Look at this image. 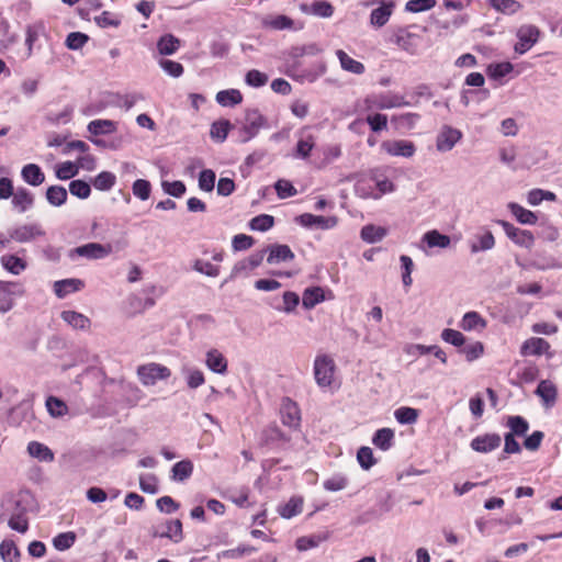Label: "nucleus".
<instances>
[{
    "mask_svg": "<svg viewBox=\"0 0 562 562\" xmlns=\"http://www.w3.org/2000/svg\"><path fill=\"white\" fill-rule=\"evenodd\" d=\"M303 498L300 496H293L289 499V502L279 507L278 512L281 517L290 519L296 515H299L303 509Z\"/></svg>",
    "mask_w": 562,
    "mask_h": 562,
    "instance_id": "obj_37",
    "label": "nucleus"
},
{
    "mask_svg": "<svg viewBox=\"0 0 562 562\" xmlns=\"http://www.w3.org/2000/svg\"><path fill=\"white\" fill-rule=\"evenodd\" d=\"M450 246H451L450 236L445 235L437 229H430L422 236L419 248L424 252H428V249H432V248L447 249Z\"/></svg>",
    "mask_w": 562,
    "mask_h": 562,
    "instance_id": "obj_12",
    "label": "nucleus"
},
{
    "mask_svg": "<svg viewBox=\"0 0 562 562\" xmlns=\"http://www.w3.org/2000/svg\"><path fill=\"white\" fill-rule=\"evenodd\" d=\"M280 416L284 426L297 428L301 423V413L297 404L290 398H284L280 407Z\"/></svg>",
    "mask_w": 562,
    "mask_h": 562,
    "instance_id": "obj_16",
    "label": "nucleus"
},
{
    "mask_svg": "<svg viewBox=\"0 0 562 562\" xmlns=\"http://www.w3.org/2000/svg\"><path fill=\"white\" fill-rule=\"evenodd\" d=\"M502 438L497 434H484L472 439L471 448L481 453H487L501 446Z\"/></svg>",
    "mask_w": 562,
    "mask_h": 562,
    "instance_id": "obj_17",
    "label": "nucleus"
},
{
    "mask_svg": "<svg viewBox=\"0 0 562 562\" xmlns=\"http://www.w3.org/2000/svg\"><path fill=\"white\" fill-rule=\"evenodd\" d=\"M34 196L25 188H18L12 195V205L19 213H24L33 206Z\"/></svg>",
    "mask_w": 562,
    "mask_h": 562,
    "instance_id": "obj_22",
    "label": "nucleus"
},
{
    "mask_svg": "<svg viewBox=\"0 0 562 562\" xmlns=\"http://www.w3.org/2000/svg\"><path fill=\"white\" fill-rule=\"evenodd\" d=\"M295 221L307 228L317 227L321 229H330L337 225V217L335 216L325 217L311 213L301 214L295 218Z\"/></svg>",
    "mask_w": 562,
    "mask_h": 562,
    "instance_id": "obj_15",
    "label": "nucleus"
},
{
    "mask_svg": "<svg viewBox=\"0 0 562 562\" xmlns=\"http://www.w3.org/2000/svg\"><path fill=\"white\" fill-rule=\"evenodd\" d=\"M440 337L443 341L456 347H461L465 342L464 335L461 331L451 328L443 329Z\"/></svg>",
    "mask_w": 562,
    "mask_h": 562,
    "instance_id": "obj_58",
    "label": "nucleus"
},
{
    "mask_svg": "<svg viewBox=\"0 0 562 562\" xmlns=\"http://www.w3.org/2000/svg\"><path fill=\"white\" fill-rule=\"evenodd\" d=\"M393 439L394 431L391 428H382L375 432L372 442L375 447L385 451L391 448Z\"/></svg>",
    "mask_w": 562,
    "mask_h": 562,
    "instance_id": "obj_42",
    "label": "nucleus"
},
{
    "mask_svg": "<svg viewBox=\"0 0 562 562\" xmlns=\"http://www.w3.org/2000/svg\"><path fill=\"white\" fill-rule=\"evenodd\" d=\"M380 7L374 9L370 14V23L374 27H382L384 26L387 21L390 20L395 3L394 1H381Z\"/></svg>",
    "mask_w": 562,
    "mask_h": 562,
    "instance_id": "obj_18",
    "label": "nucleus"
},
{
    "mask_svg": "<svg viewBox=\"0 0 562 562\" xmlns=\"http://www.w3.org/2000/svg\"><path fill=\"white\" fill-rule=\"evenodd\" d=\"M348 485V479L342 474H334L324 481L323 486L326 491L338 492L346 488Z\"/></svg>",
    "mask_w": 562,
    "mask_h": 562,
    "instance_id": "obj_54",
    "label": "nucleus"
},
{
    "mask_svg": "<svg viewBox=\"0 0 562 562\" xmlns=\"http://www.w3.org/2000/svg\"><path fill=\"white\" fill-rule=\"evenodd\" d=\"M245 81L250 87L260 88L268 82V76L257 69H251L246 74Z\"/></svg>",
    "mask_w": 562,
    "mask_h": 562,
    "instance_id": "obj_64",
    "label": "nucleus"
},
{
    "mask_svg": "<svg viewBox=\"0 0 562 562\" xmlns=\"http://www.w3.org/2000/svg\"><path fill=\"white\" fill-rule=\"evenodd\" d=\"M536 394L542 400L546 407H551L557 401L558 390L553 382L542 380L536 389Z\"/></svg>",
    "mask_w": 562,
    "mask_h": 562,
    "instance_id": "obj_20",
    "label": "nucleus"
},
{
    "mask_svg": "<svg viewBox=\"0 0 562 562\" xmlns=\"http://www.w3.org/2000/svg\"><path fill=\"white\" fill-rule=\"evenodd\" d=\"M9 527L13 530H16L21 533H24L27 530V518L25 517L24 512L18 510L13 513L8 520Z\"/></svg>",
    "mask_w": 562,
    "mask_h": 562,
    "instance_id": "obj_57",
    "label": "nucleus"
},
{
    "mask_svg": "<svg viewBox=\"0 0 562 562\" xmlns=\"http://www.w3.org/2000/svg\"><path fill=\"white\" fill-rule=\"evenodd\" d=\"M180 41L171 34L161 36L157 43V49L161 55H172L178 50Z\"/></svg>",
    "mask_w": 562,
    "mask_h": 562,
    "instance_id": "obj_40",
    "label": "nucleus"
},
{
    "mask_svg": "<svg viewBox=\"0 0 562 562\" xmlns=\"http://www.w3.org/2000/svg\"><path fill=\"white\" fill-rule=\"evenodd\" d=\"M336 56L342 70L353 75H362L366 71L364 65L350 57L345 50L337 49Z\"/></svg>",
    "mask_w": 562,
    "mask_h": 562,
    "instance_id": "obj_24",
    "label": "nucleus"
},
{
    "mask_svg": "<svg viewBox=\"0 0 562 562\" xmlns=\"http://www.w3.org/2000/svg\"><path fill=\"white\" fill-rule=\"evenodd\" d=\"M116 183V177L110 171L100 172L93 180V187L99 191H109Z\"/></svg>",
    "mask_w": 562,
    "mask_h": 562,
    "instance_id": "obj_44",
    "label": "nucleus"
},
{
    "mask_svg": "<svg viewBox=\"0 0 562 562\" xmlns=\"http://www.w3.org/2000/svg\"><path fill=\"white\" fill-rule=\"evenodd\" d=\"M282 306H276V310L290 314L295 311L300 303V297L295 292L285 291L282 295Z\"/></svg>",
    "mask_w": 562,
    "mask_h": 562,
    "instance_id": "obj_52",
    "label": "nucleus"
},
{
    "mask_svg": "<svg viewBox=\"0 0 562 562\" xmlns=\"http://www.w3.org/2000/svg\"><path fill=\"white\" fill-rule=\"evenodd\" d=\"M381 149L393 157L411 158L416 153V146L413 142L406 139H390L381 144Z\"/></svg>",
    "mask_w": 562,
    "mask_h": 562,
    "instance_id": "obj_8",
    "label": "nucleus"
},
{
    "mask_svg": "<svg viewBox=\"0 0 562 562\" xmlns=\"http://www.w3.org/2000/svg\"><path fill=\"white\" fill-rule=\"evenodd\" d=\"M27 452L41 462H53L55 459L54 452L46 445L38 441L29 442Z\"/></svg>",
    "mask_w": 562,
    "mask_h": 562,
    "instance_id": "obj_29",
    "label": "nucleus"
},
{
    "mask_svg": "<svg viewBox=\"0 0 562 562\" xmlns=\"http://www.w3.org/2000/svg\"><path fill=\"white\" fill-rule=\"evenodd\" d=\"M512 436H525L529 429L528 422L521 416H509L506 423Z\"/></svg>",
    "mask_w": 562,
    "mask_h": 562,
    "instance_id": "obj_43",
    "label": "nucleus"
},
{
    "mask_svg": "<svg viewBox=\"0 0 562 562\" xmlns=\"http://www.w3.org/2000/svg\"><path fill=\"white\" fill-rule=\"evenodd\" d=\"M520 355L522 357L528 356H542L546 355L549 358L552 357V353L550 352V344L539 337H531L525 340L520 347Z\"/></svg>",
    "mask_w": 562,
    "mask_h": 562,
    "instance_id": "obj_14",
    "label": "nucleus"
},
{
    "mask_svg": "<svg viewBox=\"0 0 562 562\" xmlns=\"http://www.w3.org/2000/svg\"><path fill=\"white\" fill-rule=\"evenodd\" d=\"M508 209L519 223L527 225H533L537 223V215L521 205L510 202L508 204Z\"/></svg>",
    "mask_w": 562,
    "mask_h": 562,
    "instance_id": "obj_35",
    "label": "nucleus"
},
{
    "mask_svg": "<svg viewBox=\"0 0 562 562\" xmlns=\"http://www.w3.org/2000/svg\"><path fill=\"white\" fill-rule=\"evenodd\" d=\"M387 235V229L382 226L372 224L366 225L361 228L360 236L362 240L368 244H374L382 240Z\"/></svg>",
    "mask_w": 562,
    "mask_h": 562,
    "instance_id": "obj_34",
    "label": "nucleus"
},
{
    "mask_svg": "<svg viewBox=\"0 0 562 562\" xmlns=\"http://www.w3.org/2000/svg\"><path fill=\"white\" fill-rule=\"evenodd\" d=\"M69 192L79 199H88L91 194V188L83 180H74L69 183Z\"/></svg>",
    "mask_w": 562,
    "mask_h": 562,
    "instance_id": "obj_56",
    "label": "nucleus"
},
{
    "mask_svg": "<svg viewBox=\"0 0 562 562\" xmlns=\"http://www.w3.org/2000/svg\"><path fill=\"white\" fill-rule=\"evenodd\" d=\"M44 235L45 232L42 229L41 225L24 224L12 228L9 232L8 238H10V241L14 240L18 243H30Z\"/></svg>",
    "mask_w": 562,
    "mask_h": 562,
    "instance_id": "obj_11",
    "label": "nucleus"
},
{
    "mask_svg": "<svg viewBox=\"0 0 562 562\" xmlns=\"http://www.w3.org/2000/svg\"><path fill=\"white\" fill-rule=\"evenodd\" d=\"M87 128L92 135H106L116 132L117 123L112 120H93Z\"/></svg>",
    "mask_w": 562,
    "mask_h": 562,
    "instance_id": "obj_33",
    "label": "nucleus"
},
{
    "mask_svg": "<svg viewBox=\"0 0 562 562\" xmlns=\"http://www.w3.org/2000/svg\"><path fill=\"white\" fill-rule=\"evenodd\" d=\"M46 199L52 205L60 206L67 200V190L60 186H52L46 191Z\"/></svg>",
    "mask_w": 562,
    "mask_h": 562,
    "instance_id": "obj_47",
    "label": "nucleus"
},
{
    "mask_svg": "<svg viewBox=\"0 0 562 562\" xmlns=\"http://www.w3.org/2000/svg\"><path fill=\"white\" fill-rule=\"evenodd\" d=\"M518 42L515 44V52L522 55L527 53L537 42L540 31L531 24L521 25L517 31Z\"/></svg>",
    "mask_w": 562,
    "mask_h": 562,
    "instance_id": "obj_6",
    "label": "nucleus"
},
{
    "mask_svg": "<svg viewBox=\"0 0 562 562\" xmlns=\"http://www.w3.org/2000/svg\"><path fill=\"white\" fill-rule=\"evenodd\" d=\"M273 224H274L273 216L268 215V214H261V215L254 217L250 221L249 226L252 231L266 232V231L270 229L273 226Z\"/></svg>",
    "mask_w": 562,
    "mask_h": 562,
    "instance_id": "obj_55",
    "label": "nucleus"
},
{
    "mask_svg": "<svg viewBox=\"0 0 562 562\" xmlns=\"http://www.w3.org/2000/svg\"><path fill=\"white\" fill-rule=\"evenodd\" d=\"M363 102L367 111L389 110L407 104L403 95L391 92L371 93Z\"/></svg>",
    "mask_w": 562,
    "mask_h": 562,
    "instance_id": "obj_2",
    "label": "nucleus"
},
{
    "mask_svg": "<svg viewBox=\"0 0 562 562\" xmlns=\"http://www.w3.org/2000/svg\"><path fill=\"white\" fill-rule=\"evenodd\" d=\"M192 471L193 464L191 461H179L172 467V479L175 481H184L192 474Z\"/></svg>",
    "mask_w": 562,
    "mask_h": 562,
    "instance_id": "obj_49",
    "label": "nucleus"
},
{
    "mask_svg": "<svg viewBox=\"0 0 562 562\" xmlns=\"http://www.w3.org/2000/svg\"><path fill=\"white\" fill-rule=\"evenodd\" d=\"M418 411L413 407L403 406L394 412L395 419L402 425H411L416 423Z\"/></svg>",
    "mask_w": 562,
    "mask_h": 562,
    "instance_id": "obj_46",
    "label": "nucleus"
},
{
    "mask_svg": "<svg viewBox=\"0 0 562 562\" xmlns=\"http://www.w3.org/2000/svg\"><path fill=\"white\" fill-rule=\"evenodd\" d=\"M85 286L80 279H64L54 283V292L57 297L64 299L70 293L80 291Z\"/></svg>",
    "mask_w": 562,
    "mask_h": 562,
    "instance_id": "obj_21",
    "label": "nucleus"
},
{
    "mask_svg": "<svg viewBox=\"0 0 562 562\" xmlns=\"http://www.w3.org/2000/svg\"><path fill=\"white\" fill-rule=\"evenodd\" d=\"M21 176L26 183L33 187L41 186L45 181V175L35 164L25 165L21 170Z\"/></svg>",
    "mask_w": 562,
    "mask_h": 562,
    "instance_id": "obj_26",
    "label": "nucleus"
},
{
    "mask_svg": "<svg viewBox=\"0 0 562 562\" xmlns=\"http://www.w3.org/2000/svg\"><path fill=\"white\" fill-rule=\"evenodd\" d=\"M112 252V246L99 243H88L82 246L76 247L70 251V258L75 256L86 257L88 259H102Z\"/></svg>",
    "mask_w": 562,
    "mask_h": 562,
    "instance_id": "obj_9",
    "label": "nucleus"
},
{
    "mask_svg": "<svg viewBox=\"0 0 562 562\" xmlns=\"http://www.w3.org/2000/svg\"><path fill=\"white\" fill-rule=\"evenodd\" d=\"M150 532L155 538H167L175 543H179L183 539L182 522L179 519L154 525Z\"/></svg>",
    "mask_w": 562,
    "mask_h": 562,
    "instance_id": "obj_4",
    "label": "nucleus"
},
{
    "mask_svg": "<svg viewBox=\"0 0 562 562\" xmlns=\"http://www.w3.org/2000/svg\"><path fill=\"white\" fill-rule=\"evenodd\" d=\"M325 300L324 291L319 286L307 288L303 292L302 303L307 310L313 308L318 303Z\"/></svg>",
    "mask_w": 562,
    "mask_h": 562,
    "instance_id": "obj_38",
    "label": "nucleus"
},
{
    "mask_svg": "<svg viewBox=\"0 0 562 562\" xmlns=\"http://www.w3.org/2000/svg\"><path fill=\"white\" fill-rule=\"evenodd\" d=\"M46 408L54 418L63 417L68 413V406L64 401L55 396H48L46 400Z\"/></svg>",
    "mask_w": 562,
    "mask_h": 562,
    "instance_id": "obj_45",
    "label": "nucleus"
},
{
    "mask_svg": "<svg viewBox=\"0 0 562 562\" xmlns=\"http://www.w3.org/2000/svg\"><path fill=\"white\" fill-rule=\"evenodd\" d=\"M170 370L159 363H147L137 368V376L145 386L155 385L159 380H166L170 376Z\"/></svg>",
    "mask_w": 562,
    "mask_h": 562,
    "instance_id": "obj_3",
    "label": "nucleus"
},
{
    "mask_svg": "<svg viewBox=\"0 0 562 562\" xmlns=\"http://www.w3.org/2000/svg\"><path fill=\"white\" fill-rule=\"evenodd\" d=\"M490 4L496 11L506 14H514L522 8V5L516 0H490Z\"/></svg>",
    "mask_w": 562,
    "mask_h": 562,
    "instance_id": "obj_48",
    "label": "nucleus"
},
{
    "mask_svg": "<svg viewBox=\"0 0 562 562\" xmlns=\"http://www.w3.org/2000/svg\"><path fill=\"white\" fill-rule=\"evenodd\" d=\"M229 126L228 121L214 122L211 126V137L215 140L224 142L227 137Z\"/></svg>",
    "mask_w": 562,
    "mask_h": 562,
    "instance_id": "obj_63",
    "label": "nucleus"
},
{
    "mask_svg": "<svg viewBox=\"0 0 562 562\" xmlns=\"http://www.w3.org/2000/svg\"><path fill=\"white\" fill-rule=\"evenodd\" d=\"M24 294L18 282L0 281V313H7L14 306V296Z\"/></svg>",
    "mask_w": 562,
    "mask_h": 562,
    "instance_id": "obj_7",
    "label": "nucleus"
},
{
    "mask_svg": "<svg viewBox=\"0 0 562 562\" xmlns=\"http://www.w3.org/2000/svg\"><path fill=\"white\" fill-rule=\"evenodd\" d=\"M462 138V132L450 125H443L436 137V148L440 153L450 151Z\"/></svg>",
    "mask_w": 562,
    "mask_h": 562,
    "instance_id": "obj_10",
    "label": "nucleus"
},
{
    "mask_svg": "<svg viewBox=\"0 0 562 562\" xmlns=\"http://www.w3.org/2000/svg\"><path fill=\"white\" fill-rule=\"evenodd\" d=\"M262 437L267 443L278 441L286 442L289 440V438L283 434V431H281V429L276 425L267 427L262 432Z\"/></svg>",
    "mask_w": 562,
    "mask_h": 562,
    "instance_id": "obj_61",
    "label": "nucleus"
},
{
    "mask_svg": "<svg viewBox=\"0 0 562 562\" xmlns=\"http://www.w3.org/2000/svg\"><path fill=\"white\" fill-rule=\"evenodd\" d=\"M61 319L74 329L88 330L91 326L90 319L76 311H64L60 314Z\"/></svg>",
    "mask_w": 562,
    "mask_h": 562,
    "instance_id": "obj_23",
    "label": "nucleus"
},
{
    "mask_svg": "<svg viewBox=\"0 0 562 562\" xmlns=\"http://www.w3.org/2000/svg\"><path fill=\"white\" fill-rule=\"evenodd\" d=\"M294 258V254L286 245H273L269 248L268 263L274 265L282 261H289Z\"/></svg>",
    "mask_w": 562,
    "mask_h": 562,
    "instance_id": "obj_31",
    "label": "nucleus"
},
{
    "mask_svg": "<svg viewBox=\"0 0 562 562\" xmlns=\"http://www.w3.org/2000/svg\"><path fill=\"white\" fill-rule=\"evenodd\" d=\"M486 325V321L474 311L467 312L460 322V327L465 331L483 330Z\"/></svg>",
    "mask_w": 562,
    "mask_h": 562,
    "instance_id": "obj_27",
    "label": "nucleus"
},
{
    "mask_svg": "<svg viewBox=\"0 0 562 562\" xmlns=\"http://www.w3.org/2000/svg\"><path fill=\"white\" fill-rule=\"evenodd\" d=\"M499 224L504 228L508 238H510L516 245L527 249L533 246L535 237L531 232L517 228L505 221H501Z\"/></svg>",
    "mask_w": 562,
    "mask_h": 562,
    "instance_id": "obj_13",
    "label": "nucleus"
},
{
    "mask_svg": "<svg viewBox=\"0 0 562 562\" xmlns=\"http://www.w3.org/2000/svg\"><path fill=\"white\" fill-rule=\"evenodd\" d=\"M205 366L209 370L217 374H225L227 372V359L216 348H212L205 353Z\"/></svg>",
    "mask_w": 562,
    "mask_h": 562,
    "instance_id": "obj_19",
    "label": "nucleus"
},
{
    "mask_svg": "<svg viewBox=\"0 0 562 562\" xmlns=\"http://www.w3.org/2000/svg\"><path fill=\"white\" fill-rule=\"evenodd\" d=\"M193 269L207 277L215 278L220 274V268L217 266L202 259H196L193 262Z\"/></svg>",
    "mask_w": 562,
    "mask_h": 562,
    "instance_id": "obj_62",
    "label": "nucleus"
},
{
    "mask_svg": "<svg viewBox=\"0 0 562 562\" xmlns=\"http://www.w3.org/2000/svg\"><path fill=\"white\" fill-rule=\"evenodd\" d=\"M357 460L363 470H369L375 464L373 451L369 447H361L357 452Z\"/></svg>",
    "mask_w": 562,
    "mask_h": 562,
    "instance_id": "obj_60",
    "label": "nucleus"
},
{
    "mask_svg": "<svg viewBox=\"0 0 562 562\" xmlns=\"http://www.w3.org/2000/svg\"><path fill=\"white\" fill-rule=\"evenodd\" d=\"M263 126H266V119L258 110L246 111L245 124L239 131L240 142L246 143L250 140Z\"/></svg>",
    "mask_w": 562,
    "mask_h": 562,
    "instance_id": "obj_5",
    "label": "nucleus"
},
{
    "mask_svg": "<svg viewBox=\"0 0 562 562\" xmlns=\"http://www.w3.org/2000/svg\"><path fill=\"white\" fill-rule=\"evenodd\" d=\"M314 145L315 139L313 135L301 136L295 147V156L303 159L307 158Z\"/></svg>",
    "mask_w": 562,
    "mask_h": 562,
    "instance_id": "obj_51",
    "label": "nucleus"
},
{
    "mask_svg": "<svg viewBox=\"0 0 562 562\" xmlns=\"http://www.w3.org/2000/svg\"><path fill=\"white\" fill-rule=\"evenodd\" d=\"M495 238L492 232L485 231L482 234H476L474 236V240L470 245V249L472 254H476L480 251H487L494 248Z\"/></svg>",
    "mask_w": 562,
    "mask_h": 562,
    "instance_id": "obj_28",
    "label": "nucleus"
},
{
    "mask_svg": "<svg viewBox=\"0 0 562 562\" xmlns=\"http://www.w3.org/2000/svg\"><path fill=\"white\" fill-rule=\"evenodd\" d=\"M416 37V34H413L405 29H401L394 35V42L400 48L411 55H414L417 53V45L414 42Z\"/></svg>",
    "mask_w": 562,
    "mask_h": 562,
    "instance_id": "obj_25",
    "label": "nucleus"
},
{
    "mask_svg": "<svg viewBox=\"0 0 562 562\" xmlns=\"http://www.w3.org/2000/svg\"><path fill=\"white\" fill-rule=\"evenodd\" d=\"M261 25L266 29L280 31L285 29H292L293 21L283 14H270L262 18Z\"/></svg>",
    "mask_w": 562,
    "mask_h": 562,
    "instance_id": "obj_30",
    "label": "nucleus"
},
{
    "mask_svg": "<svg viewBox=\"0 0 562 562\" xmlns=\"http://www.w3.org/2000/svg\"><path fill=\"white\" fill-rule=\"evenodd\" d=\"M132 190L136 198L140 199L142 201H146L150 196L151 186L147 180L137 179L134 181Z\"/></svg>",
    "mask_w": 562,
    "mask_h": 562,
    "instance_id": "obj_59",
    "label": "nucleus"
},
{
    "mask_svg": "<svg viewBox=\"0 0 562 562\" xmlns=\"http://www.w3.org/2000/svg\"><path fill=\"white\" fill-rule=\"evenodd\" d=\"M20 555L14 541L5 539L0 543V557L3 562H19Z\"/></svg>",
    "mask_w": 562,
    "mask_h": 562,
    "instance_id": "obj_39",
    "label": "nucleus"
},
{
    "mask_svg": "<svg viewBox=\"0 0 562 562\" xmlns=\"http://www.w3.org/2000/svg\"><path fill=\"white\" fill-rule=\"evenodd\" d=\"M0 262L3 269L14 276L21 274L27 267L26 261L15 255H3Z\"/></svg>",
    "mask_w": 562,
    "mask_h": 562,
    "instance_id": "obj_32",
    "label": "nucleus"
},
{
    "mask_svg": "<svg viewBox=\"0 0 562 562\" xmlns=\"http://www.w3.org/2000/svg\"><path fill=\"white\" fill-rule=\"evenodd\" d=\"M215 99L222 106H234L241 103L243 94L237 89H228L218 91Z\"/></svg>",
    "mask_w": 562,
    "mask_h": 562,
    "instance_id": "obj_36",
    "label": "nucleus"
},
{
    "mask_svg": "<svg viewBox=\"0 0 562 562\" xmlns=\"http://www.w3.org/2000/svg\"><path fill=\"white\" fill-rule=\"evenodd\" d=\"M79 172V166L76 162L65 161L57 166L56 177L60 180H68L77 176Z\"/></svg>",
    "mask_w": 562,
    "mask_h": 562,
    "instance_id": "obj_53",
    "label": "nucleus"
},
{
    "mask_svg": "<svg viewBox=\"0 0 562 562\" xmlns=\"http://www.w3.org/2000/svg\"><path fill=\"white\" fill-rule=\"evenodd\" d=\"M182 373L184 375L187 385L190 389H196L204 384L205 378L203 372L200 369L191 368V367H183Z\"/></svg>",
    "mask_w": 562,
    "mask_h": 562,
    "instance_id": "obj_41",
    "label": "nucleus"
},
{
    "mask_svg": "<svg viewBox=\"0 0 562 562\" xmlns=\"http://www.w3.org/2000/svg\"><path fill=\"white\" fill-rule=\"evenodd\" d=\"M336 364L334 359L326 353H319L315 357L313 372L319 387H329L334 382Z\"/></svg>",
    "mask_w": 562,
    "mask_h": 562,
    "instance_id": "obj_1",
    "label": "nucleus"
},
{
    "mask_svg": "<svg viewBox=\"0 0 562 562\" xmlns=\"http://www.w3.org/2000/svg\"><path fill=\"white\" fill-rule=\"evenodd\" d=\"M419 119L418 114L415 113H404L400 115H394L392 117V122L395 124L397 130H412Z\"/></svg>",
    "mask_w": 562,
    "mask_h": 562,
    "instance_id": "obj_50",
    "label": "nucleus"
}]
</instances>
